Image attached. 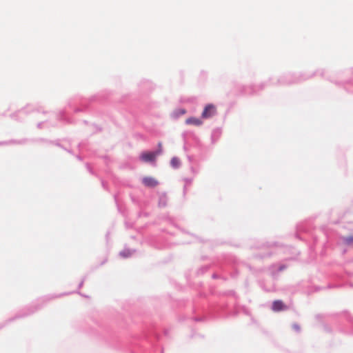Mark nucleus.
Listing matches in <instances>:
<instances>
[{
	"label": "nucleus",
	"instance_id": "5",
	"mask_svg": "<svg viewBox=\"0 0 353 353\" xmlns=\"http://www.w3.org/2000/svg\"><path fill=\"white\" fill-rule=\"evenodd\" d=\"M185 123L187 125H196V126H200L202 125L203 121L200 119H198V118L190 117L185 120Z\"/></svg>",
	"mask_w": 353,
	"mask_h": 353
},
{
	"label": "nucleus",
	"instance_id": "3",
	"mask_svg": "<svg viewBox=\"0 0 353 353\" xmlns=\"http://www.w3.org/2000/svg\"><path fill=\"white\" fill-rule=\"evenodd\" d=\"M287 308V306L281 300H276L272 303V310L275 312L285 310Z\"/></svg>",
	"mask_w": 353,
	"mask_h": 353
},
{
	"label": "nucleus",
	"instance_id": "7",
	"mask_svg": "<svg viewBox=\"0 0 353 353\" xmlns=\"http://www.w3.org/2000/svg\"><path fill=\"white\" fill-rule=\"evenodd\" d=\"M345 243L347 245H353V236L346 237L345 239Z\"/></svg>",
	"mask_w": 353,
	"mask_h": 353
},
{
	"label": "nucleus",
	"instance_id": "8",
	"mask_svg": "<svg viewBox=\"0 0 353 353\" xmlns=\"http://www.w3.org/2000/svg\"><path fill=\"white\" fill-rule=\"evenodd\" d=\"M292 327L296 332H299L301 330V326L298 323H293Z\"/></svg>",
	"mask_w": 353,
	"mask_h": 353
},
{
	"label": "nucleus",
	"instance_id": "4",
	"mask_svg": "<svg viewBox=\"0 0 353 353\" xmlns=\"http://www.w3.org/2000/svg\"><path fill=\"white\" fill-rule=\"evenodd\" d=\"M156 154L154 152H145L141 154V159L145 162L154 161Z\"/></svg>",
	"mask_w": 353,
	"mask_h": 353
},
{
	"label": "nucleus",
	"instance_id": "9",
	"mask_svg": "<svg viewBox=\"0 0 353 353\" xmlns=\"http://www.w3.org/2000/svg\"><path fill=\"white\" fill-rule=\"evenodd\" d=\"M186 113V110L185 109H180L178 110V115L181 114H185Z\"/></svg>",
	"mask_w": 353,
	"mask_h": 353
},
{
	"label": "nucleus",
	"instance_id": "1",
	"mask_svg": "<svg viewBox=\"0 0 353 353\" xmlns=\"http://www.w3.org/2000/svg\"><path fill=\"white\" fill-rule=\"evenodd\" d=\"M216 113V107L212 104H208L205 107V108L201 114V117L203 119H208V118H210V117H213L214 115H215Z\"/></svg>",
	"mask_w": 353,
	"mask_h": 353
},
{
	"label": "nucleus",
	"instance_id": "6",
	"mask_svg": "<svg viewBox=\"0 0 353 353\" xmlns=\"http://www.w3.org/2000/svg\"><path fill=\"white\" fill-rule=\"evenodd\" d=\"M180 164V162H179V159H177L176 157H174L171 160V165L174 167V168H177Z\"/></svg>",
	"mask_w": 353,
	"mask_h": 353
},
{
	"label": "nucleus",
	"instance_id": "2",
	"mask_svg": "<svg viewBox=\"0 0 353 353\" xmlns=\"http://www.w3.org/2000/svg\"><path fill=\"white\" fill-rule=\"evenodd\" d=\"M143 184L147 188H155L159 185L158 180L153 176H145L142 179Z\"/></svg>",
	"mask_w": 353,
	"mask_h": 353
}]
</instances>
